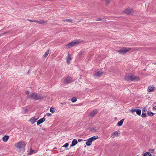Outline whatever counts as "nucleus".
<instances>
[{"label": "nucleus", "mask_w": 156, "mask_h": 156, "mask_svg": "<svg viewBox=\"0 0 156 156\" xmlns=\"http://www.w3.org/2000/svg\"><path fill=\"white\" fill-rule=\"evenodd\" d=\"M132 76L133 75L126 76L125 77V80L127 81H132Z\"/></svg>", "instance_id": "nucleus-15"}, {"label": "nucleus", "mask_w": 156, "mask_h": 156, "mask_svg": "<svg viewBox=\"0 0 156 156\" xmlns=\"http://www.w3.org/2000/svg\"><path fill=\"white\" fill-rule=\"evenodd\" d=\"M124 120V119H121L120 121H119L118 122L117 125L119 126H121Z\"/></svg>", "instance_id": "nucleus-18"}, {"label": "nucleus", "mask_w": 156, "mask_h": 156, "mask_svg": "<svg viewBox=\"0 0 156 156\" xmlns=\"http://www.w3.org/2000/svg\"><path fill=\"white\" fill-rule=\"evenodd\" d=\"M102 73L103 72L101 71L98 72L94 74V76L98 77H99L101 76Z\"/></svg>", "instance_id": "nucleus-13"}, {"label": "nucleus", "mask_w": 156, "mask_h": 156, "mask_svg": "<svg viewBox=\"0 0 156 156\" xmlns=\"http://www.w3.org/2000/svg\"><path fill=\"white\" fill-rule=\"evenodd\" d=\"M77 99L76 98H72L71 101L73 102H75L76 101Z\"/></svg>", "instance_id": "nucleus-28"}, {"label": "nucleus", "mask_w": 156, "mask_h": 156, "mask_svg": "<svg viewBox=\"0 0 156 156\" xmlns=\"http://www.w3.org/2000/svg\"><path fill=\"white\" fill-rule=\"evenodd\" d=\"M98 136H92L89 139H90V140L92 142L94 141L97 139H98Z\"/></svg>", "instance_id": "nucleus-16"}, {"label": "nucleus", "mask_w": 156, "mask_h": 156, "mask_svg": "<svg viewBox=\"0 0 156 156\" xmlns=\"http://www.w3.org/2000/svg\"><path fill=\"white\" fill-rule=\"evenodd\" d=\"M72 58L70 55L69 54H68L67 57L66 58V62L68 64H69L70 63Z\"/></svg>", "instance_id": "nucleus-11"}, {"label": "nucleus", "mask_w": 156, "mask_h": 156, "mask_svg": "<svg viewBox=\"0 0 156 156\" xmlns=\"http://www.w3.org/2000/svg\"><path fill=\"white\" fill-rule=\"evenodd\" d=\"M123 12L128 15H131L133 14V12L132 9L128 8L124 10Z\"/></svg>", "instance_id": "nucleus-5"}, {"label": "nucleus", "mask_w": 156, "mask_h": 156, "mask_svg": "<svg viewBox=\"0 0 156 156\" xmlns=\"http://www.w3.org/2000/svg\"><path fill=\"white\" fill-rule=\"evenodd\" d=\"M46 115L48 116H51V113H47L46 114Z\"/></svg>", "instance_id": "nucleus-38"}, {"label": "nucleus", "mask_w": 156, "mask_h": 156, "mask_svg": "<svg viewBox=\"0 0 156 156\" xmlns=\"http://www.w3.org/2000/svg\"><path fill=\"white\" fill-rule=\"evenodd\" d=\"M29 91H27V92H26V94H29Z\"/></svg>", "instance_id": "nucleus-40"}, {"label": "nucleus", "mask_w": 156, "mask_h": 156, "mask_svg": "<svg viewBox=\"0 0 156 156\" xmlns=\"http://www.w3.org/2000/svg\"><path fill=\"white\" fill-rule=\"evenodd\" d=\"M154 151V149H149V151H151V153H152L153 151Z\"/></svg>", "instance_id": "nucleus-37"}, {"label": "nucleus", "mask_w": 156, "mask_h": 156, "mask_svg": "<svg viewBox=\"0 0 156 156\" xmlns=\"http://www.w3.org/2000/svg\"><path fill=\"white\" fill-rule=\"evenodd\" d=\"M34 152V150H32V149H31L30 150V154H32Z\"/></svg>", "instance_id": "nucleus-35"}, {"label": "nucleus", "mask_w": 156, "mask_h": 156, "mask_svg": "<svg viewBox=\"0 0 156 156\" xmlns=\"http://www.w3.org/2000/svg\"><path fill=\"white\" fill-rule=\"evenodd\" d=\"M45 119L43 117L41 119L39 120H38L37 122V125H39L41 123H43L45 120Z\"/></svg>", "instance_id": "nucleus-10"}, {"label": "nucleus", "mask_w": 156, "mask_h": 156, "mask_svg": "<svg viewBox=\"0 0 156 156\" xmlns=\"http://www.w3.org/2000/svg\"><path fill=\"white\" fill-rule=\"evenodd\" d=\"M142 111L143 112H146L147 111L146 108L144 107H143L142 109Z\"/></svg>", "instance_id": "nucleus-34"}, {"label": "nucleus", "mask_w": 156, "mask_h": 156, "mask_svg": "<svg viewBox=\"0 0 156 156\" xmlns=\"http://www.w3.org/2000/svg\"><path fill=\"white\" fill-rule=\"evenodd\" d=\"M26 144L24 141H20L15 144V146L20 150H22L25 146Z\"/></svg>", "instance_id": "nucleus-2"}, {"label": "nucleus", "mask_w": 156, "mask_h": 156, "mask_svg": "<svg viewBox=\"0 0 156 156\" xmlns=\"http://www.w3.org/2000/svg\"><path fill=\"white\" fill-rule=\"evenodd\" d=\"M72 82V78L68 76L65 80L64 82L65 84H68Z\"/></svg>", "instance_id": "nucleus-7"}, {"label": "nucleus", "mask_w": 156, "mask_h": 156, "mask_svg": "<svg viewBox=\"0 0 156 156\" xmlns=\"http://www.w3.org/2000/svg\"><path fill=\"white\" fill-rule=\"evenodd\" d=\"M63 105H66V103L65 102L64 103H63L62 104Z\"/></svg>", "instance_id": "nucleus-43"}, {"label": "nucleus", "mask_w": 156, "mask_h": 156, "mask_svg": "<svg viewBox=\"0 0 156 156\" xmlns=\"http://www.w3.org/2000/svg\"><path fill=\"white\" fill-rule=\"evenodd\" d=\"M98 110L97 109H95L94 110H93L89 114V116L93 118L94 117V116L96 115L97 114V113Z\"/></svg>", "instance_id": "nucleus-6"}, {"label": "nucleus", "mask_w": 156, "mask_h": 156, "mask_svg": "<svg viewBox=\"0 0 156 156\" xmlns=\"http://www.w3.org/2000/svg\"><path fill=\"white\" fill-rule=\"evenodd\" d=\"M136 113L137 115H140L141 114V111L140 109L137 110L136 111Z\"/></svg>", "instance_id": "nucleus-27"}, {"label": "nucleus", "mask_w": 156, "mask_h": 156, "mask_svg": "<svg viewBox=\"0 0 156 156\" xmlns=\"http://www.w3.org/2000/svg\"><path fill=\"white\" fill-rule=\"evenodd\" d=\"M50 111L52 113H54L55 111V109L54 108L51 107L50 109Z\"/></svg>", "instance_id": "nucleus-25"}, {"label": "nucleus", "mask_w": 156, "mask_h": 156, "mask_svg": "<svg viewBox=\"0 0 156 156\" xmlns=\"http://www.w3.org/2000/svg\"><path fill=\"white\" fill-rule=\"evenodd\" d=\"M44 96L41 94H39L35 92L32 93L29 98H32L35 100H41L42 99Z\"/></svg>", "instance_id": "nucleus-1"}, {"label": "nucleus", "mask_w": 156, "mask_h": 156, "mask_svg": "<svg viewBox=\"0 0 156 156\" xmlns=\"http://www.w3.org/2000/svg\"><path fill=\"white\" fill-rule=\"evenodd\" d=\"M62 21L63 22H70L71 23H72V20L71 19H68L66 20H62Z\"/></svg>", "instance_id": "nucleus-22"}, {"label": "nucleus", "mask_w": 156, "mask_h": 156, "mask_svg": "<svg viewBox=\"0 0 156 156\" xmlns=\"http://www.w3.org/2000/svg\"><path fill=\"white\" fill-rule=\"evenodd\" d=\"M38 119V118H35V117H33L30 119V121L31 123L32 124H33L36 122Z\"/></svg>", "instance_id": "nucleus-8"}, {"label": "nucleus", "mask_w": 156, "mask_h": 156, "mask_svg": "<svg viewBox=\"0 0 156 156\" xmlns=\"http://www.w3.org/2000/svg\"><path fill=\"white\" fill-rule=\"evenodd\" d=\"M69 146V144L67 143H66L62 147H65V148Z\"/></svg>", "instance_id": "nucleus-30"}, {"label": "nucleus", "mask_w": 156, "mask_h": 156, "mask_svg": "<svg viewBox=\"0 0 156 156\" xmlns=\"http://www.w3.org/2000/svg\"><path fill=\"white\" fill-rule=\"evenodd\" d=\"M28 111V109L27 108H25L24 109L23 113L25 114Z\"/></svg>", "instance_id": "nucleus-32"}, {"label": "nucleus", "mask_w": 156, "mask_h": 156, "mask_svg": "<svg viewBox=\"0 0 156 156\" xmlns=\"http://www.w3.org/2000/svg\"><path fill=\"white\" fill-rule=\"evenodd\" d=\"M147 114L150 116H152L154 115V114L151 112L148 111L147 112Z\"/></svg>", "instance_id": "nucleus-24"}, {"label": "nucleus", "mask_w": 156, "mask_h": 156, "mask_svg": "<svg viewBox=\"0 0 156 156\" xmlns=\"http://www.w3.org/2000/svg\"><path fill=\"white\" fill-rule=\"evenodd\" d=\"M119 133L118 132L115 131L111 133V136L112 138H114L115 136H118Z\"/></svg>", "instance_id": "nucleus-9"}, {"label": "nucleus", "mask_w": 156, "mask_h": 156, "mask_svg": "<svg viewBox=\"0 0 156 156\" xmlns=\"http://www.w3.org/2000/svg\"><path fill=\"white\" fill-rule=\"evenodd\" d=\"M49 50H47L45 52V53L44 55V58H46L47 56L49 54Z\"/></svg>", "instance_id": "nucleus-26"}, {"label": "nucleus", "mask_w": 156, "mask_h": 156, "mask_svg": "<svg viewBox=\"0 0 156 156\" xmlns=\"http://www.w3.org/2000/svg\"><path fill=\"white\" fill-rule=\"evenodd\" d=\"M153 109L156 110V106H154L153 107Z\"/></svg>", "instance_id": "nucleus-41"}, {"label": "nucleus", "mask_w": 156, "mask_h": 156, "mask_svg": "<svg viewBox=\"0 0 156 156\" xmlns=\"http://www.w3.org/2000/svg\"><path fill=\"white\" fill-rule=\"evenodd\" d=\"M132 81H138L140 80V77L138 76H132Z\"/></svg>", "instance_id": "nucleus-14"}, {"label": "nucleus", "mask_w": 156, "mask_h": 156, "mask_svg": "<svg viewBox=\"0 0 156 156\" xmlns=\"http://www.w3.org/2000/svg\"><path fill=\"white\" fill-rule=\"evenodd\" d=\"M130 48L124 47L120 49L118 51V52L121 54H124L127 51L130 50Z\"/></svg>", "instance_id": "nucleus-4"}, {"label": "nucleus", "mask_w": 156, "mask_h": 156, "mask_svg": "<svg viewBox=\"0 0 156 156\" xmlns=\"http://www.w3.org/2000/svg\"><path fill=\"white\" fill-rule=\"evenodd\" d=\"M151 154L149 152H147L143 154V156H151Z\"/></svg>", "instance_id": "nucleus-20"}, {"label": "nucleus", "mask_w": 156, "mask_h": 156, "mask_svg": "<svg viewBox=\"0 0 156 156\" xmlns=\"http://www.w3.org/2000/svg\"><path fill=\"white\" fill-rule=\"evenodd\" d=\"M77 143H78V142H77V140H76L75 139H73L72 141V144L70 146V147H73V146H74L76 144H77Z\"/></svg>", "instance_id": "nucleus-12"}, {"label": "nucleus", "mask_w": 156, "mask_h": 156, "mask_svg": "<svg viewBox=\"0 0 156 156\" xmlns=\"http://www.w3.org/2000/svg\"><path fill=\"white\" fill-rule=\"evenodd\" d=\"M43 129L44 130L45 129Z\"/></svg>", "instance_id": "nucleus-44"}, {"label": "nucleus", "mask_w": 156, "mask_h": 156, "mask_svg": "<svg viewBox=\"0 0 156 156\" xmlns=\"http://www.w3.org/2000/svg\"><path fill=\"white\" fill-rule=\"evenodd\" d=\"M84 53L83 51H81L80 52V55H82Z\"/></svg>", "instance_id": "nucleus-36"}, {"label": "nucleus", "mask_w": 156, "mask_h": 156, "mask_svg": "<svg viewBox=\"0 0 156 156\" xmlns=\"http://www.w3.org/2000/svg\"><path fill=\"white\" fill-rule=\"evenodd\" d=\"M81 41H80L79 40H78L76 41H73L72 42L69 43L68 44L66 45V48H69L72 47L75 45L79 44V43L81 42Z\"/></svg>", "instance_id": "nucleus-3"}, {"label": "nucleus", "mask_w": 156, "mask_h": 156, "mask_svg": "<svg viewBox=\"0 0 156 156\" xmlns=\"http://www.w3.org/2000/svg\"><path fill=\"white\" fill-rule=\"evenodd\" d=\"M31 22H36V20H29Z\"/></svg>", "instance_id": "nucleus-39"}, {"label": "nucleus", "mask_w": 156, "mask_h": 156, "mask_svg": "<svg viewBox=\"0 0 156 156\" xmlns=\"http://www.w3.org/2000/svg\"><path fill=\"white\" fill-rule=\"evenodd\" d=\"M147 116L146 114L144 113H142L141 116L143 118L146 117Z\"/></svg>", "instance_id": "nucleus-29"}, {"label": "nucleus", "mask_w": 156, "mask_h": 156, "mask_svg": "<svg viewBox=\"0 0 156 156\" xmlns=\"http://www.w3.org/2000/svg\"><path fill=\"white\" fill-rule=\"evenodd\" d=\"M9 138V136H4L2 138V140L4 142H6L7 141Z\"/></svg>", "instance_id": "nucleus-17"}, {"label": "nucleus", "mask_w": 156, "mask_h": 156, "mask_svg": "<svg viewBox=\"0 0 156 156\" xmlns=\"http://www.w3.org/2000/svg\"><path fill=\"white\" fill-rule=\"evenodd\" d=\"M92 141L90 140L89 139H88L87 141L86 142V144L88 146H90L91 144Z\"/></svg>", "instance_id": "nucleus-19"}, {"label": "nucleus", "mask_w": 156, "mask_h": 156, "mask_svg": "<svg viewBox=\"0 0 156 156\" xmlns=\"http://www.w3.org/2000/svg\"><path fill=\"white\" fill-rule=\"evenodd\" d=\"M154 87L153 86H149L148 87V89L150 90V91H152L154 90Z\"/></svg>", "instance_id": "nucleus-23"}, {"label": "nucleus", "mask_w": 156, "mask_h": 156, "mask_svg": "<svg viewBox=\"0 0 156 156\" xmlns=\"http://www.w3.org/2000/svg\"><path fill=\"white\" fill-rule=\"evenodd\" d=\"M137 110V109H135V108H133L131 110V112L133 113V112H136V111Z\"/></svg>", "instance_id": "nucleus-33"}, {"label": "nucleus", "mask_w": 156, "mask_h": 156, "mask_svg": "<svg viewBox=\"0 0 156 156\" xmlns=\"http://www.w3.org/2000/svg\"><path fill=\"white\" fill-rule=\"evenodd\" d=\"M36 22L40 24H43L46 22H45L41 20H36Z\"/></svg>", "instance_id": "nucleus-21"}, {"label": "nucleus", "mask_w": 156, "mask_h": 156, "mask_svg": "<svg viewBox=\"0 0 156 156\" xmlns=\"http://www.w3.org/2000/svg\"><path fill=\"white\" fill-rule=\"evenodd\" d=\"M78 141H79V142H80V141H82V140L81 139H79L78 140Z\"/></svg>", "instance_id": "nucleus-42"}, {"label": "nucleus", "mask_w": 156, "mask_h": 156, "mask_svg": "<svg viewBox=\"0 0 156 156\" xmlns=\"http://www.w3.org/2000/svg\"><path fill=\"white\" fill-rule=\"evenodd\" d=\"M105 18H103L102 19H101V18H97L96 20L97 21H100L101 20H105Z\"/></svg>", "instance_id": "nucleus-31"}]
</instances>
